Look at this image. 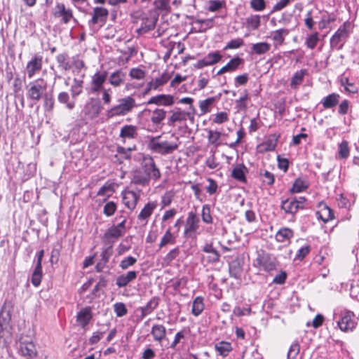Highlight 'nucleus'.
Masks as SVG:
<instances>
[{
    "instance_id": "obj_1",
    "label": "nucleus",
    "mask_w": 359,
    "mask_h": 359,
    "mask_svg": "<svg viewBox=\"0 0 359 359\" xmlns=\"http://www.w3.org/2000/svg\"><path fill=\"white\" fill-rule=\"evenodd\" d=\"M118 104L107 111L106 116L109 118L115 116H122L131 112L136 106L135 100L130 96H127L118 100Z\"/></svg>"
},
{
    "instance_id": "obj_2",
    "label": "nucleus",
    "mask_w": 359,
    "mask_h": 359,
    "mask_svg": "<svg viewBox=\"0 0 359 359\" xmlns=\"http://www.w3.org/2000/svg\"><path fill=\"white\" fill-rule=\"evenodd\" d=\"M48 83L42 78L37 79L29 83L26 87L27 97L33 101L40 100L46 93Z\"/></svg>"
},
{
    "instance_id": "obj_3",
    "label": "nucleus",
    "mask_w": 359,
    "mask_h": 359,
    "mask_svg": "<svg viewBox=\"0 0 359 359\" xmlns=\"http://www.w3.org/2000/svg\"><path fill=\"white\" fill-rule=\"evenodd\" d=\"M161 136L151 137L148 143V147L154 152L161 155L172 154L177 149L179 145L176 142H170L168 141H161Z\"/></svg>"
},
{
    "instance_id": "obj_4",
    "label": "nucleus",
    "mask_w": 359,
    "mask_h": 359,
    "mask_svg": "<svg viewBox=\"0 0 359 359\" xmlns=\"http://www.w3.org/2000/svg\"><path fill=\"white\" fill-rule=\"evenodd\" d=\"M196 109L194 106H189V111H182L180 108H176L172 111L171 116L168 118V124L173 126L176 122L184 121L187 119L191 122L194 121Z\"/></svg>"
},
{
    "instance_id": "obj_5",
    "label": "nucleus",
    "mask_w": 359,
    "mask_h": 359,
    "mask_svg": "<svg viewBox=\"0 0 359 359\" xmlns=\"http://www.w3.org/2000/svg\"><path fill=\"white\" fill-rule=\"evenodd\" d=\"M350 24L348 22H345L341 25L337 31L330 39V46L332 48L340 50L342 48L343 43L348 38V28Z\"/></svg>"
},
{
    "instance_id": "obj_6",
    "label": "nucleus",
    "mask_w": 359,
    "mask_h": 359,
    "mask_svg": "<svg viewBox=\"0 0 359 359\" xmlns=\"http://www.w3.org/2000/svg\"><path fill=\"white\" fill-rule=\"evenodd\" d=\"M356 325L355 315L351 311H345L341 313L339 320L337 321L339 328L344 332L353 331Z\"/></svg>"
},
{
    "instance_id": "obj_7",
    "label": "nucleus",
    "mask_w": 359,
    "mask_h": 359,
    "mask_svg": "<svg viewBox=\"0 0 359 359\" xmlns=\"http://www.w3.org/2000/svg\"><path fill=\"white\" fill-rule=\"evenodd\" d=\"M255 266L262 267L266 271H271L276 269V262L274 257H272L267 253L259 254L255 260Z\"/></svg>"
},
{
    "instance_id": "obj_8",
    "label": "nucleus",
    "mask_w": 359,
    "mask_h": 359,
    "mask_svg": "<svg viewBox=\"0 0 359 359\" xmlns=\"http://www.w3.org/2000/svg\"><path fill=\"white\" fill-rule=\"evenodd\" d=\"M108 73L107 71L97 72L91 79L90 90L97 93L104 88V83L107 81Z\"/></svg>"
},
{
    "instance_id": "obj_9",
    "label": "nucleus",
    "mask_w": 359,
    "mask_h": 359,
    "mask_svg": "<svg viewBox=\"0 0 359 359\" xmlns=\"http://www.w3.org/2000/svg\"><path fill=\"white\" fill-rule=\"evenodd\" d=\"M43 57L41 55H35L27 64L26 72L29 79L39 72L42 69Z\"/></svg>"
},
{
    "instance_id": "obj_10",
    "label": "nucleus",
    "mask_w": 359,
    "mask_h": 359,
    "mask_svg": "<svg viewBox=\"0 0 359 359\" xmlns=\"http://www.w3.org/2000/svg\"><path fill=\"white\" fill-rule=\"evenodd\" d=\"M53 15L55 18H62L61 21L67 24L73 18V12L71 8H66L64 4L57 2L55 5Z\"/></svg>"
},
{
    "instance_id": "obj_11",
    "label": "nucleus",
    "mask_w": 359,
    "mask_h": 359,
    "mask_svg": "<svg viewBox=\"0 0 359 359\" xmlns=\"http://www.w3.org/2000/svg\"><path fill=\"white\" fill-rule=\"evenodd\" d=\"M222 58V55L218 51L210 53L203 59L199 60L195 65V67L201 69L206 66L213 65L219 62Z\"/></svg>"
},
{
    "instance_id": "obj_12",
    "label": "nucleus",
    "mask_w": 359,
    "mask_h": 359,
    "mask_svg": "<svg viewBox=\"0 0 359 359\" xmlns=\"http://www.w3.org/2000/svg\"><path fill=\"white\" fill-rule=\"evenodd\" d=\"M123 235L124 233L114 224L105 231L103 236V241L105 243L112 246L113 244Z\"/></svg>"
},
{
    "instance_id": "obj_13",
    "label": "nucleus",
    "mask_w": 359,
    "mask_h": 359,
    "mask_svg": "<svg viewBox=\"0 0 359 359\" xmlns=\"http://www.w3.org/2000/svg\"><path fill=\"white\" fill-rule=\"evenodd\" d=\"M144 175L149 177V180H158L161 177L159 169L156 167L154 160L151 158L146 162L143 166Z\"/></svg>"
},
{
    "instance_id": "obj_14",
    "label": "nucleus",
    "mask_w": 359,
    "mask_h": 359,
    "mask_svg": "<svg viewBox=\"0 0 359 359\" xmlns=\"http://www.w3.org/2000/svg\"><path fill=\"white\" fill-rule=\"evenodd\" d=\"M20 351L24 356L29 357L30 358L36 356V349L34 343L23 337L20 339Z\"/></svg>"
},
{
    "instance_id": "obj_15",
    "label": "nucleus",
    "mask_w": 359,
    "mask_h": 359,
    "mask_svg": "<svg viewBox=\"0 0 359 359\" xmlns=\"http://www.w3.org/2000/svg\"><path fill=\"white\" fill-rule=\"evenodd\" d=\"M119 136L123 143L127 140L136 139L138 137V128L133 125H125L121 128Z\"/></svg>"
},
{
    "instance_id": "obj_16",
    "label": "nucleus",
    "mask_w": 359,
    "mask_h": 359,
    "mask_svg": "<svg viewBox=\"0 0 359 359\" xmlns=\"http://www.w3.org/2000/svg\"><path fill=\"white\" fill-rule=\"evenodd\" d=\"M140 194L133 191H126L123 193V203L130 210L135 208Z\"/></svg>"
},
{
    "instance_id": "obj_17",
    "label": "nucleus",
    "mask_w": 359,
    "mask_h": 359,
    "mask_svg": "<svg viewBox=\"0 0 359 359\" xmlns=\"http://www.w3.org/2000/svg\"><path fill=\"white\" fill-rule=\"evenodd\" d=\"M200 220L196 213L189 212L186 221V226L184 233H194L196 232L199 228Z\"/></svg>"
},
{
    "instance_id": "obj_18",
    "label": "nucleus",
    "mask_w": 359,
    "mask_h": 359,
    "mask_svg": "<svg viewBox=\"0 0 359 359\" xmlns=\"http://www.w3.org/2000/svg\"><path fill=\"white\" fill-rule=\"evenodd\" d=\"M148 104H156L158 105L171 106L174 104V97L170 95H158L151 97L148 100Z\"/></svg>"
},
{
    "instance_id": "obj_19",
    "label": "nucleus",
    "mask_w": 359,
    "mask_h": 359,
    "mask_svg": "<svg viewBox=\"0 0 359 359\" xmlns=\"http://www.w3.org/2000/svg\"><path fill=\"white\" fill-rule=\"evenodd\" d=\"M108 78L109 83L115 88L122 86L126 80V74L118 69L112 72Z\"/></svg>"
},
{
    "instance_id": "obj_20",
    "label": "nucleus",
    "mask_w": 359,
    "mask_h": 359,
    "mask_svg": "<svg viewBox=\"0 0 359 359\" xmlns=\"http://www.w3.org/2000/svg\"><path fill=\"white\" fill-rule=\"evenodd\" d=\"M151 334L154 341L161 343L166 338V328L163 325L155 324L151 327Z\"/></svg>"
},
{
    "instance_id": "obj_21",
    "label": "nucleus",
    "mask_w": 359,
    "mask_h": 359,
    "mask_svg": "<svg viewBox=\"0 0 359 359\" xmlns=\"http://www.w3.org/2000/svg\"><path fill=\"white\" fill-rule=\"evenodd\" d=\"M137 272L129 271L126 273L118 276L116 279V284L118 287H124L137 278Z\"/></svg>"
},
{
    "instance_id": "obj_22",
    "label": "nucleus",
    "mask_w": 359,
    "mask_h": 359,
    "mask_svg": "<svg viewBox=\"0 0 359 359\" xmlns=\"http://www.w3.org/2000/svg\"><path fill=\"white\" fill-rule=\"evenodd\" d=\"M293 236L294 231L292 229L287 227H283L277 231L275 238L277 242L289 243Z\"/></svg>"
},
{
    "instance_id": "obj_23",
    "label": "nucleus",
    "mask_w": 359,
    "mask_h": 359,
    "mask_svg": "<svg viewBox=\"0 0 359 359\" xmlns=\"http://www.w3.org/2000/svg\"><path fill=\"white\" fill-rule=\"evenodd\" d=\"M91 318L92 312L90 307L82 309L76 316V321L82 327H85L88 324Z\"/></svg>"
},
{
    "instance_id": "obj_24",
    "label": "nucleus",
    "mask_w": 359,
    "mask_h": 359,
    "mask_svg": "<svg viewBox=\"0 0 359 359\" xmlns=\"http://www.w3.org/2000/svg\"><path fill=\"white\" fill-rule=\"evenodd\" d=\"M221 97V94H219L217 96L210 97L205 100L199 101V108L201 110V114H205L208 112L210 111L211 107L213 106L214 103L217 102Z\"/></svg>"
},
{
    "instance_id": "obj_25",
    "label": "nucleus",
    "mask_w": 359,
    "mask_h": 359,
    "mask_svg": "<svg viewBox=\"0 0 359 359\" xmlns=\"http://www.w3.org/2000/svg\"><path fill=\"white\" fill-rule=\"evenodd\" d=\"M82 75L81 78H74L70 87L71 97L74 100L77 96L83 93V79Z\"/></svg>"
},
{
    "instance_id": "obj_26",
    "label": "nucleus",
    "mask_w": 359,
    "mask_h": 359,
    "mask_svg": "<svg viewBox=\"0 0 359 359\" xmlns=\"http://www.w3.org/2000/svg\"><path fill=\"white\" fill-rule=\"evenodd\" d=\"M156 207L157 203L155 201L147 203L139 213L137 219L140 221H147Z\"/></svg>"
},
{
    "instance_id": "obj_27",
    "label": "nucleus",
    "mask_w": 359,
    "mask_h": 359,
    "mask_svg": "<svg viewBox=\"0 0 359 359\" xmlns=\"http://www.w3.org/2000/svg\"><path fill=\"white\" fill-rule=\"evenodd\" d=\"M281 208L286 213L294 214L299 209H302L303 206L298 205L297 198H294L283 201Z\"/></svg>"
},
{
    "instance_id": "obj_28",
    "label": "nucleus",
    "mask_w": 359,
    "mask_h": 359,
    "mask_svg": "<svg viewBox=\"0 0 359 359\" xmlns=\"http://www.w3.org/2000/svg\"><path fill=\"white\" fill-rule=\"evenodd\" d=\"M170 79L169 73L164 72L158 78L152 79L148 83L149 89L158 90L160 87L165 85Z\"/></svg>"
},
{
    "instance_id": "obj_29",
    "label": "nucleus",
    "mask_w": 359,
    "mask_h": 359,
    "mask_svg": "<svg viewBox=\"0 0 359 359\" xmlns=\"http://www.w3.org/2000/svg\"><path fill=\"white\" fill-rule=\"evenodd\" d=\"M159 304V299L156 297H152L146 304V306L140 308L141 310V319L150 314L154 311Z\"/></svg>"
},
{
    "instance_id": "obj_30",
    "label": "nucleus",
    "mask_w": 359,
    "mask_h": 359,
    "mask_svg": "<svg viewBox=\"0 0 359 359\" xmlns=\"http://www.w3.org/2000/svg\"><path fill=\"white\" fill-rule=\"evenodd\" d=\"M101 110L102 107L99 102L88 103L85 107V113L91 118L97 117Z\"/></svg>"
},
{
    "instance_id": "obj_31",
    "label": "nucleus",
    "mask_w": 359,
    "mask_h": 359,
    "mask_svg": "<svg viewBox=\"0 0 359 359\" xmlns=\"http://www.w3.org/2000/svg\"><path fill=\"white\" fill-rule=\"evenodd\" d=\"M270 49L271 44L267 42H259L252 43L251 46L250 54L261 55L269 52Z\"/></svg>"
},
{
    "instance_id": "obj_32",
    "label": "nucleus",
    "mask_w": 359,
    "mask_h": 359,
    "mask_svg": "<svg viewBox=\"0 0 359 359\" xmlns=\"http://www.w3.org/2000/svg\"><path fill=\"white\" fill-rule=\"evenodd\" d=\"M194 23L198 25L196 32H205L208 29L213 27L214 18L196 19Z\"/></svg>"
},
{
    "instance_id": "obj_33",
    "label": "nucleus",
    "mask_w": 359,
    "mask_h": 359,
    "mask_svg": "<svg viewBox=\"0 0 359 359\" xmlns=\"http://www.w3.org/2000/svg\"><path fill=\"white\" fill-rule=\"evenodd\" d=\"M57 100L60 104H65L69 110H72L75 107L76 102L70 98L68 93L62 91L57 95Z\"/></svg>"
},
{
    "instance_id": "obj_34",
    "label": "nucleus",
    "mask_w": 359,
    "mask_h": 359,
    "mask_svg": "<svg viewBox=\"0 0 359 359\" xmlns=\"http://www.w3.org/2000/svg\"><path fill=\"white\" fill-rule=\"evenodd\" d=\"M289 34L287 29H279L271 32V37L276 46L283 44L285 36Z\"/></svg>"
},
{
    "instance_id": "obj_35",
    "label": "nucleus",
    "mask_w": 359,
    "mask_h": 359,
    "mask_svg": "<svg viewBox=\"0 0 359 359\" xmlns=\"http://www.w3.org/2000/svg\"><path fill=\"white\" fill-rule=\"evenodd\" d=\"M307 75L306 69H301L296 72L291 78L290 87L292 89H297L298 86L303 82L304 76Z\"/></svg>"
},
{
    "instance_id": "obj_36",
    "label": "nucleus",
    "mask_w": 359,
    "mask_h": 359,
    "mask_svg": "<svg viewBox=\"0 0 359 359\" xmlns=\"http://www.w3.org/2000/svg\"><path fill=\"white\" fill-rule=\"evenodd\" d=\"M339 95L337 93H332L325 97L322 102L323 107L325 109L334 107L339 103Z\"/></svg>"
},
{
    "instance_id": "obj_37",
    "label": "nucleus",
    "mask_w": 359,
    "mask_h": 359,
    "mask_svg": "<svg viewBox=\"0 0 359 359\" xmlns=\"http://www.w3.org/2000/svg\"><path fill=\"white\" fill-rule=\"evenodd\" d=\"M176 243V237L172 233L170 228H168L161 238L158 245L159 248H162L166 245H173Z\"/></svg>"
},
{
    "instance_id": "obj_38",
    "label": "nucleus",
    "mask_w": 359,
    "mask_h": 359,
    "mask_svg": "<svg viewBox=\"0 0 359 359\" xmlns=\"http://www.w3.org/2000/svg\"><path fill=\"white\" fill-rule=\"evenodd\" d=\"M247 172V168L243 165H236L231 172V176L233 178L240 181L245 182V174Z\"/></svg>"
},
{
    "instance_id": "obj_39",
    "label": "nucleus",
    "mask_w": 359,
    "mask_h": 359,
    "mask_svg": "<svg viewBox=\"0 0 359 359\" xmlns=\"http://www.w3.org/2000/svg\"><path fill=\"white\" fill-rule=\"evenodd\" d=\"M317 217L324 222H327L334 218V213L331 208L325 206L320 211L316 212Z\"/></svg>"
},
{
    "instance_id": "obj_40",
    "label": "nucleus",
    "mask_w": 359,
    "mask_h": 359,
    "mask_svg": "<svg viewBox=\"0 0 359 359\" xmlns=\"http://www.w3.org/2000/svg\"><path fill=\"white\" fill-rule=\"evenodd\" d=\"M204 309L203 298L202 297H197L194 299L192 304L191 313L194 316H199Z\"/></svg>"
},
{
    "instance_id": "obj_41",
    "label": "nucleus",
    "mask_w": 359,
    "mask_h": 359,
    "mask_svg": "<svg viewBox=\"0 0 359 359\" xmlns=\"http://www.w3.org/2000/svg\"><path fill=\"white\" fill-rule=\"evenodd\" d=\"M166 111L163 109H156L151 112V121L154 125H158L165 118Z\"/></svg>"
},
{
    "instance_id": "obj_42",
    "label": "nucleus",
    "mask_w": 359,
    "mask_h": 359,
    "mask_svg": "<svg viewBox=\"0 0 359 359\" xmlns=\"http://www.w3.org/2000/svg\"><path fill=\"white\" fill-rule=\"evenodd\" d=\"M69 55L66 53L58 54L56 56V60L59 65V67L67 71L71 68V65L68 61Z\"/></svg>"
},
{
    "instance_id": "obj_43",
    "label": "nucleus",
    "mask_w": 359,
    "mask_h": 359,
    "mask_svg": "<svg viewBox=\"0 0 359 359\" xmlns=\"http://www.w3.org/2000/svg\"><path fill=\"white\" fill-rule=\"evenodd\" d=\"M207 9L210 12H216L226 6L224 0H210L208 1Z\"/></svg>"
},
{
    "instance_id": "obj_44",
    "label": "nucleus",
    "mask_w": 359,
    "mask_h": 359,
    "mask_svg": "<svg viewBox=\"0 0 359 359\" xmlns=\"http://www.w3.org/2000/svg\"><path fill=\"white\" fill-rule=\"evenodd\" d=\"M319 40V34L316 32L307 35L305 40V44L308 48L314 49Z\"/></svg>"
},
{
    "instance_id": "obj_45",
    "label": "nucleus",
    "mask_w": 359,
    "mask_h": 359,
    "mask_svg": "<svg viewBox=\"0 0 359 359\" xmlns=\"http://www.w3.org/2000/svg\"><path fill=\"white\" fill-rule=\"evenodd\" d=\"M308 187L309 184L306 181L300 178H298L294 181L290 191L292 193H299L306 190L308 188Z\"/></svg>"
},
{
    "instance_id": "obj_46",
    "label": "nucleus",
    "mask_w": 359,
    "mask_h": 359,
    "mask_svg": "<svg viewBox=\"0 0 359 359\" xmlns=\"http://www.w3.org/2000/svg\"><path fill=\"white\" fill-rule=\"evenodd\" d=\"M261 20L259 15H252L246 18V24L248 27L255 30L260 26Z\"/></svg>"
},
{
    "instance_id": "obj_47",
    "label": "nucleus",
    "mask_w": 359,
    "mask_h": 359,
    "mask_svg": "<svg viewBox=\"0 0 359 359\" xmlns=\"http://www.w3.org/2000/svg\"><path fill=\"white\" fill-rule=\"evenodd\" d=\"M340 83L344 87L345 90L349 93H355L358 92L356 87L353 83L349 81L348 77H341L340 79Z\"/></svg>"
},
{
    "instance_id": "obj_48",
    "label": "nucleus",
    "mask_w": 359,
    "mask_h": 359,
    "mask_svg": "<svg viewBox=\"0 0 359 359\" xmlns=\"http://www.w3.org/2000/svg\"><path fill=\"white\" fill-rule=\"evenodd\" d=\"M243 63V60L239 57H235L231 59L226 65L228 72L235 71L238 67Z\"/></svg>"
},
{
    "instance_id": "obj_49",
    "label": "nucleus",
    "mask_w": 359,
    "mask_h": 359,
    "mask_svg": "<svg viewBox=\"0 0 359 359\" xmlns=\"http://www.w3.org/2000/svg\"><path fill=\"white\" fill-rule=\"evenodd\" d=\"M137 261V258L132 256H128L121 261L119 264V267L123 270H126L130 266L135 265Z\"/></svg>"
},
{
    "instance_id": "obj_50",
    "label": "nucleus",
    "mask_w": 359,
    "mask_h": 359,
    "mask_svg": "<svg viewBox=\"0 0 359 359\" xmlns=\"http://www.w3.org/2000/svg\"><path fill=\"white\" fill-rule=\"evenodd\" d=\"M154 6L156 10L161 11H170V0H154Z\"/></svg>"
},
{
    "instance_id": "obj_51",
    "label": "nucleus",
    "mask_w": 359,
    "mask_h": 359,
    "mask_svg": "<svg viewBox=\"0 0 359 359\" xmlns=\"http://www.w3.org/2000/svg\"><path fill=\"white\" fill-rule=\"evenodd\" d=\"M202 220L205 224H212V217L210 214V208L208 205H204L201 212Z\"/></svg>"
},
{
    "instance_id": "obj_52",
    "label": "nucleus",
    "mask_w": 359,
    "mask_h": 359,
    "mask_svg": "<svg viewBox=\"0 0 359 359\" xmlns=\"http://www.w3.org/2000/svg\"><path fill=\"white\" fill-rule=\"evenodd\" d=\"M339 156L341 158H346L349 156L348 142L343 140L339 145Z\"/></svg>"
},
{
    "instance_id": "obj_53",
    "label": "nucleus",
    "mask_w": 359,
    "mask_h": 359,
    "mask_svg": "<svg viewBox=\"0 0 359 359\" xmlns=\"http://www.w3.org/2000/svg\"><path fill=\"white\" fill-rule=\"evenodd\" d=\"M116 210V205L113 201H108L105 203L103 208V213L107 217H111Z\"/></svg>"
},
{
    "instance_id": "obj_54",
    "label": "nucleus",
    "mask_w": 359,
    "mask_h": 359,
    "mask_svg": "<svg viewBox=\"0 0 359 359\" xmlns=\"http://www.w3.org/2000/svg\"><path fill=\"white\" fill-rule=\"evenodd\" d=\"M217 351L222 355H226L231 350V344L221 341L215 345Z\"/></svg>"
},
{
    "instance_id": "obj_55",
    "label": "nucleus",
    "mask_w": 359,
    "mask_h": 359,
    "mask_svg": "<svg viewBox=\"0 0 359 359\" xmlns=\"http://www.w3.org/2000/svg\"><path fill=\"white\" fill-rule=\"evenodd\" d=\"M300 346L298 342L295 341L292 344L287 353V359H295L299 353Z\"/></svg>"
},
{
    "instance_id": "obj_56",
    "label": "nucleus",
    "mask_w": 359,
    "mask_h": 359,
    "mask_svg": "<svg viewBox=\"0 0 359 359\" xmlns=\"http://www.w3.org/2000/svg\"><path fill=\"white\" fill-rule=\"evenodd\" d=\"M248 100V93L246 90L244 91L243 95L236 101V108L238 110H245L247 108L246 101Z\"/></svg>"
},
{
    "instance_id": "obj_57",
    "label": "nucleus",
    "mask_w": 359,
    "mask_h": 359,
    "mask_svg": "<svg viewBox=\"0 0 359 359\" xmlns=\"http://www.w3.org/2000/svg\"><path fill=\"white\" fill-rule=\"evenodd\" d=\"M230 276L234 278H239L241 274V268L239 264L233 263L229 266Z\"/></svg>"
},
{
    "instance_id": "obj_58",
    "label": "nucleus",
    "mask_w": 359,
    "mask_h": 359,
    "mask_svg": "<svg viewBox=\"0 0 359 359\" xmlns=\"http://www.w3.org/2000/svg\"><path fill=\"white\" fill-rule=\"evenodd\" d=\"M221 135H222V134L220 132L213 131V130H210L208 131V139L209 142L212 144L218 145L219 144L218 141H219Z\"/></svg>"
},
{
    "instance_id": "obj_59",
    "label": "nucleus",
    "mask_w": 359,
    "mask_h": 359,
    "mask_svg": "<svg viewBox=\"0 0 359 359\" xmlns=\"http://www.w3.org/2000/svg\"><path fill=\"white\" fill-rule=\"evenodd\" d=\"M114 309L118 317H122L126 315L128 312L126 305L122 302L116 303L114 305Z\"/></svg>"
},
{
    "instance_id": "obj_60",
    "label": "nucleus",
    "mask_w": 359,
    "mask_h": 359,
    "mask_svg": "<svg viewBox=\"0 0 359 359\" xmlns=\"http://www.w3.org/2000/svg\"><path fill=\"white\" fill-rule=\"evenodd\" d=\"M93 13L100 19V21H105L109 12L107 8L102 7H95L93 9Z\"/></svg>"
},
{
    "instance_id": "obj_61",
    "label": "nucleus",
    "mask_w": 359,
    "mask_h": 359,
    "mask_svg": "<svg viewBox=\"0 0 359 359\" xmlns=\"http://www.w3.org/2000/svg\"><path fill=\"white\" fill-rule=\"evenodd\" d=\"M276 147V141L273 140H269L260 145L261 151H273Z\"/></svg>"
},
{
    "instance_id": "obj_62",
    "label": "nucleus",
    "mask_w": 359,
    "mask_h": 359,
    "mask_svg": "<svg viewBox=\"0 0 359 359\" xmlns=\"http://www.w3.org/2000/svg\"><path fill=\"white\" fill-rule=\"evenodd\" d=\"M229 120L228 114L225 111L217 113L212 119V122L217 124H222Z\"/></svg>"
},
{
    "instance_id": "obj_63",
    "label": "nucleus",
    "mask_w": 359,
    "mask_h": 359,
    "mask_svg": "<svg viewBox=\"0 0 359 359\" xmlns=\"http://www.w3.org/2000/svg\"><path fill=\"white\" fill-rule=\"evenodd\" d=\"M133 182L136 184L146 186L149 184V177L145 175L137 174L134 176Z\"/></svg>"
},
{
    "instance_id": "obj_64",
    "label": "nucleus",
    "mask_w": 359,
    "mask_h": 359,
    "mask_svg": "<svg viewBox=\"0 0 359 359\" xmlns=\"http://www.w3.org/2000/svg\"><path fill=\"white\" fill-rule=\"evenodd\" d=\"M129 76L132 79L140 80L144 78L145 72L140 68H133L129 72Z\"/></svg>"
}]
</instances>
